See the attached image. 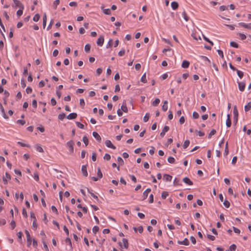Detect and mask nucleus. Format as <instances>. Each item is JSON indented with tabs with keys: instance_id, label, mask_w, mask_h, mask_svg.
Here are the masks:
<instances>
[{
	"instance_id": "f257e3e1",
	"label": "nucleus",
	"mask_w": 251,
	"mask_h": 251,
	"mask_svg": "<svg viewBox=\"0 0 251 251\" xmlns=\"http://www.w3.org/2000/svg\"><path fill=\"white\" fill-rule=\"evenodd\" d=\"M233 112V115H234V118H233L234 123L235 124H236L237 123V121H238V110H237L236 106H234Z\"/></svg>"
},
{
	"instance_id": "f03ea898",
	"label": "nucleus",
	"mask_w": 251,
	"mask_h": 251,
	"mask_svg": "<svg viewBox=\"0 0 251 251\" xmlns=\"http://www.w3.org/2000/svg\"><path fill=\"white\" fill-rule=\"evenodd\" d=\"M67 146L69 149V151L71 153H73L74 152V142L71 140L70 141H68L66 143Z\"/></svg>"
},
{
	"instance_id": "7ed1b4c3",
	"label": "nucleus",
	"mask_w": 251,
	"mask_h": 251,
	"mask_svg": "<svg viewBox=\"0 0 251 251\" xmlns=\"http://www.w3.org/2000/svg\"><path fill=\"white\" fill-rule=\"evenodd\" d=\"M25 233L26 234L27 242V246L29 247L31 244V239L30 237V235L29 232L27 230H25Z\"/></svg>"
},
{
	"instance_id": "20e7f679",
	"label": "nucleus",
	"mask_w": 251,
	"mask_h": 251,
	"mask_svg": "<svg viewBox=\"0 0 251 251\" xmlns=\"http://www.w3.org/2000/svg\"><path fill=\"white\" fill-rule=\"evenodd\" d=\"M122 244H123V246L125 249H127L128 247V241L126 238H123L122 240V243L119 242V244L120 246L122 247Z\"/></svg>"
},
{
	"instance_id": "39448f33",
	"label": "nucleus",
	"mask_w": 251,
	"mask_h": 251,
	"mask_svg": "<svg viewBox=\"0 0 251 251\" xmlns=\"http://www.w3.org/2000/svg\"><path fill=\"white\" fill-rule=\"evenodd\" d=\"M15 7H19L20 9H24V5L18 0H13Z\"/></svg>"
},
{
	"instance_id": "423d86ee",
	"label": "nucleus",
	"mask_w": 251,
	"mask_h": 251,
	"mask_svg": "<svg viewBox=\"0 0 251 251\" xmlns=\"http://www.w3.org/2000/svg\"><path fill=\"white\" fill-rule=\"evenodd\" d=\"M104 37L103 36H100V37L98 39L97 41V44L99 46L101 47L104 43Z\"/></svg>"
},
{
	"instance_id": "0eeeda50",
	"label": "nucleus",
	"mask_w": 251,
	"mask_h": 251,
	"mask_svg": "<svg viewBox=\"0 0 251 251\" xmlns=\"http://www.w3.org/2000/svg\"><path fill=\"white\" fill-rule=\"evenodd\" d=\"M238 84L239 90L242 92L244 91L246 86V83L243 81L238 82Z\"/></svg>"
},
{
	"instance_id": "6e6552de",
	"label": "nucleus",
	"mask_w": 251,
	"mask_h": 251,
	"mask_svg": "<svg viewBox=\"0 0 251 251\" xmlns=\"http://www.w3.org/2000/svg\"><path fill=\"white\" fill-rule=\"evenodd\" d=\"M105 144L106 146L108 148H111L112 149H116V147L115 146H114L112 144V142L109 140H107L105 141Z\"/></svg>"
},
{
	"instance_id": "1a4fd4ad",
	"label": "nucleus",
	"mask_w": 251,
	"mask_h": 251,
	"mask_svg": "<svg viewBox=\"0 0 251 251\" xmlns=\"http://www.w3.org/2000/svg\"><path fill=\"white\" fill-rule=\"evenodd\" d=\"M238 25L245 28L251 29V23L246 24L245 23H239Z\"/></svg>"
},
{
	"instance_id": "9d476101",
	"label": "nucleus",
	"mask_w": 251,
	"mask_h": 251,
	"mask_svg": "<svg viewBox=\"0 0 251 251\" xmlns=\"http://www.w3.org/2000/svg\"><path fill=\"white\" fill-rule=\"evenodd\" d=\"M170 128L168 126H165L164 128H163L162 129V132L160 133V136L161 137H163L166 133V132H167V131H169Z\"/></svg>"
},
{
	"instance_id": "9b49d317",
	"label": "nucleus",
	"mask_w": 251,
	"mask_h": 251,
	"mask_svg": "<svg viewBox=\"0 0 251 251\" xmlns=\"http://www.w3.org/2000/svg\"><path fill=\"white\" fill-rule=\"evenodd\" d=\"M93 136L99 142H100L101 140V138L100 135L96 131L93 132Z\"/></svg>"
},
{
	"instance_id": "f8f14e48",
	"label": "nucleus",
	"mask_w": 251,
	"mask_h": 251,
	"mask_svg": "<svg viewBox=\"0 0 251 251\" xmlns=\"http://www.w3.org/2000/svg\"><path fill=\"white\" fill-rule=\"evenodd\" d=\"M177 243L179 245H184L188 246L189 245V241L187 238H185L183 241H178Z\"/></svg>"
},
{
	"instance_id": "ddd939ff",
	"label": "nucleus",
	"mask_w": 251,
	"mask_h": 251,
	"mask_svg": "<svg viewBox=\"0 0 251 251\" xmlns=\"http://www.w3.org/2000/svg\"><path fill=\"white\" fill-rule=\"evenodd\" d=\"M77 116V115L76 113H71L67 116V118L69 120H73L75 119Z\"/></svg>"
},
{
	"instance_id": "4468645a",
	"label": "nucleus",
	"mask_w": 251,
	"mask_h": 251,
	"mask_svg": "<svg viewBox=\"0 0 251 251\" xmlns=\"http://www.w3.org/2000/svg\"><path fill=\"white\" fill-rule=\"evenodd\" d=\"M11 179V176L9 173L6 172L5 173V177L3 178V181L5 184H7V179Z\"/></svg>"
},
{
	"instance_id": "2eb2a0df",
	"label": "nucleus",
	"mask_w": 251,
	"mask_h": 251,
	"mask_svg": "<svg viewBox=\"0 0 251 251\" xmlns=\"http://www.w3.org/2000/svg\"><path fill=\"white\" fill-rule=\"evenodd\" d=\"M183 181L189 185H192L193 184V182L187 177H185L183 178Z\"/></svg>"
},
{
	"instance_id": "dca6fc26",
	"label": "nucleus",
	"mask_w": 251,
	"mask_h": 251,
	"mask_svg": "<svg viewBox=\"0 0 251 251\" xmlns=\"http://www.w3.org/2000/svg\"><path fill=\"white\" fill-rule=\"evenodd\" d=\"M81 171L83 175L85 176H88V173L87 171V167L86 165H83L81 167Z\"/></svg>"
},
{
	"instance_id": "f3484780",
	"label": "nucleus",
	"mask_w": 251,
	"mask_h": 251,
	"mask_svg": "<svg viewBox=\"0 0 251 251\" xmlns=\"http://www.w3.org/2000/svg\"><path fill=\"white\" fill-rule=\"evenodd\" d=\"M151 191V189L150 188H148L143 192V200H145L148 197V194Z\"/></svg>"
},
{
	"instance_id": "a211bd4d",
	"label": "nucleus",
	"mask_w": 251,
	"mask_h": 251,
	"mask_svg": "<svg viewBox=\"0 0 251 251\" xmlns=\"http://www.w3.org/2000/svg\"><path fill=\"white\" fill-rule=\"evenodd\" d=\"M121 110L125 113H127L128 112V109L125 101L123 102L122 105L121 106Z\"/></svg>"
},
{
	"instance_id": "6ab92c4d",
	"label": "nucleus",
	"mask_w": 251,
	"mask_h": 251,
	"mask_svg": "<svg viewBox=\"0 0 251 251\" xmlns=\"http://www.w3.org/2000/svg\"><path fill=\"white\" fill-rule=\"evenodd\" d=\"M101 9L105 14L108 15L111 14V10L110 9H104V6H101Z\"/></svg>"
},
{
	"instance_id": "aec40b11",
	"label": "nucleus",
	"mask_w": 251,
	"mask_h": 251,
	"mask_svg": "<svg viewBox=\"0 0 251 251\" xmlns=\"http://www.w3.org/2000/svg\"><path fill=\"white\" fill-rule=\"evenodd\" d=\"M190 63L187 60H184L181 64V67L183 68H187L189 67Z\"/></svg>"
},
{
	"instance_id": "412c9836",
	"label": "nucleus",
	"mask_w": 251,
	"mask_h": 251,
	"mask_svg": "<svg viewBox=\"0 0 251 251\" xmlns=\"http://www.w3.org/2000/svg\"><path fill=\"white\" fill-rule=\"evenodd\" d=\"M164 179L166 181H171L172 178V176L169 175L165 174L163 176Z\"/></svg>"
},
{
	"instance_id": "4be33fe9",
	"label": "nucleus",
	"mask_w": 251,
	"mask_h": 251,
	"mask_svg": "<svg viewBox=\"0 0 251 251\" xmlns=\"http://www.w3.org/2000/svg\"><path fill=\"white\" fill-rule=\"evenodd\" d=\"M178 4L177 2L173 1L171 3V7L173 9L176 10L178 8Z\"/></svg>"
},
{
	"instance_id": "5701e85b",
	"label": "nucleus",
	"mask_w": 251,
	"mask_h": 251,
	"mask_svg": "<svg viewBox=\"0 0 251 251\" xmlns=\"http://www.w3.org/2000/svg\"><path fill=\"white\" fill-rule=\"evenodd\" d=\"M174 185H181V183H180V180L179 179L176 177L174 180Z\"/></svg>"
},
{
	"instance_id": "b1692460",
	"label": "nucleus",
	"mask_w": 251,
	"mask_h": 251,
	"mask_svg": "<svg viewBox=\"0 0 251 251\" xmlns=\"http://www.w3.org/2000/svg\"><path fill=\"white\" fill-rule=\"evenodd\" d=\"M236 249V246L235 244H232L229 247V248L228 250H226V251H235Z\"/></svg>"
},
{
	"instance_id": "393cba45",
	"label": "nucleus",
	"mask_w": 251,
	"mask_h": 251,
	"mask_svg": "<svg viewBox=\"0 0 251 251\" xmlns=\"http://www.w3.org/2000/svg\"><path fill=\"white\" fill-rule=\"evenodd\" d=\"M160 100L158 98L155 99V100L152 102V105L153 106H156L158 105L160 102Z\"/></svg>"
},
{
	"instance_id": "a878e982",
	"label": "nucleus",
	"mask_w": 251,
	"mask_h": 251,
	"mask_svg": "<svg viewBox=\"0 0 251 251\" xmlns=\"http://www.w3.org/2000/svg\"><path fill=\"white\" fill-rule=\"evenodd\" d=\"M251 108V102H248V103L245 106V111L247 112L250 110Z\"/></svg>"
},
{
	"instance_id": "bb28decb",
	"label": "nucleus",
	"mask_w": 251,
	"mask_h": 251,
	"mask_svg": "<svg viewBox=\"0 0 251 251\" xmlns=\"http://www.w3.org/2000/svg\"><path fill=\"white\" fill-rule=\"evenodd\" d=\"M82 141L85 145V146H87L88 145L89 140L86 136H84L83 137Z\"/></svg>"
},
{
	"instance_id": "cd10ccee",
	"label": "nucleus",
	"mask_w": 251,
	"mask_h": 251,
	"mask_svg": "<svg viewBox=\"0 0 251 251\" xmlns=\"http://www.w3.org/2000/svg\"><path fill=\"white\" fill-rule=\"evenodd\" d=\"M189 144H190V141L189 140H185L183 145V148L186 149L189 146Z\"/></svg>"
},
{
	"instance_id": "c85d7f7f",
	"label": "nucleus",
	"mask_w": 251,
	"mask_h": 251,
	"mask_svg": "<svg viewBox=\"0 0 251 251\" xmlns=\"http://www.w3.org/2000/svg\"><path fill=\"white\" fill-rule=\"evenodd\" d=\"M60 3V0H55L53 3V7L54 9H56L57 6L59 5Z\"/></svg>"
},
{
	"instance_id": "c756f323",
	"label": "nucleus",
	"mask_w": 251,
	"mask_h": 251,
	"mask_svg": "<svg viewBox=\"0 0 251 251\" xmlns=\"http://www.w3.org/2000/svg\"><path fill=\"white\" fill-rule=\"evenodd\" d=\"M228 143L226 142V144L224 154L225 156H226L228 154Z\"/></svg>"
},
{
	"instance_id": "7c9ffc66",
	"label": "nucleus",
	"mask_w": 251,
	"mask_h": 251,
	"mask_svg": "<svg viewBox=\"0 0 251 251\" xmlns=\"http://www.w3.org/2000/svg\"><path fill=\"white\" fill-rule=\"evenodd\" d=\"M46 23H47V16H46V14L45 13L44 17H43V26L44 28H45L46 25Z\"/></svg>"
},
{
	"instance_id": "2f4dec72",
	"label": "nucleus",
	"mask_w": 251,
	"mask_h": 251,
	"mask_svg": "<svg viewBox=\"0 0 251 251\" xmlns=\"http://www.w3.org/2000/svg\"><path fill=\"white\" fill-rule=\"evenodd\" d=\"M97 175H98V177L100 179L102 177V173L101 172L100 168H98Z\"/></svg>"
},
{
	"instance_id": "473e14b6",
	"label": "nucleus",
	"mask_w": 251,
	"mask_h": 251,
	"mask_svg": "<svg viewBox=\"0 0 251 251\" xmlns=\"http://www.w3.org/2000/svg\"><path fill=\"white\" fill-rule=\"evenodd\" d=\"M40 18V15L39 14H36L33 17V20L34 22H38Z\"/></svg>"
},
{
	"instance_id": "72a5a7b5",
	"label": "nucleus",
	"mask_w": 251,
	"mask_h": 251,
	"mask_svg": "<svg viewBox=\"0 0 251 251\" xmlns=\"http://www.w3.org/2000/svg\"><path fill=\"white\" fill-rule=\"evenodd\" d=\"M36 151L40 152H44V150L43 148L39 145H36Z\"/></svg>"
},
{
	"instance_id": "f704fd0d",
	"label": "nucleus",
	"mask_w": 251,
	"mask_h": 251,
	"mask_svg": "<svg viewBox=\"0 0 251 251\" xmlns=\"http://www.w3.org/2000/svg\"><path fill=\"white\" fill-rule=\"evenodd\" d=\"M182 17L184 18V19L186 21H188V20H189V17L187 15V14L185 12V11H184L182 13Z\"/></svg>"
},
{
	"instance_id": "c9c22d12",
	"label": "nucleus",
	"mask_w": 251,
	"mask_h": 251,
	"mask_svg": "<svg viewBox=\"0 0 251 251\" xmlns=\"http://www.w3.org/2000/svg\"><path fill=\"white\" fill-rule=\"evenodd\" d=\"M168 195L169 194L167 192L163 191L161 194V197L163 199H165Z\"/></svg>"
},
{
	"instance_id": "e433bc0d",
	"label": "nucleus",
	"mask_w": 251,
	"mask_h": 251,
	"mask_svg": "<svg viewBox=\"0 0 251 251\" xmlns=\"http://www.w3.org/2000/svg\"><path fill=\"white\" fill-rule=\"evenodd\" d=\"M236 71H237V74L238 76L240 78H242L243 77V76H244L243 72L241 71H239L238 70H237Z\"/></svg>"
},
{
	"instance_id": "4c0bfd02",
	"label": "nucleus",
	"mask_w": 251,
	"mask_h": 251,
	"mask_svg": "<svg viewBox=\"0 0 251 251\" xmlns=\"http://www.w3.org/2000/svg\"><path fill=\"white\" fill-rule=\"evenodd\" d=\"M216 133V130L214 129H212L208 134V138H210L212 137V136L215 134Z\"/></svg>"
},
{
	"instance_id": "58836bf2",
	"label": "nucleus",
	"mask_w": 251,
	"mask_h": 251,
	"mask_svg": "<svg viewBox=\"0 0 251 251\" xmlns=\"http://www.w3.org/2000/svg\"><path fill=\"white\" fill-rule=\"evenodd\" d=\"M223 204L226 208H228L230 206V202L227 200L224 201Z\"/></svg>"
},
{
	"instance_id": "ea45409f",
	"label": "nucleus",
	"mask_w": 251,
	"mask_h": 251,
	"mask_svg": "<svg viewBox=\"0 0 251 251\" xmlns=\"http://www.w3.org/2000/svg\"><path fill=\"white\" fill-rule=\"evenodd\" d=\"M149 117H150V114L149 113H146L143 118L144 122H148L149 119Z\"/></svg>"
},
{
	"instance_id": "a19ab883",
	"label": "nucleus",
	"mask_w": 251,
	"mask_h": 251,
	"mask_svg": "<svg viewBox=\"0 0 251 251\" xmlns=\"http://www.w3.org/2000/svg\"><path fill=\"white\" fill-rule=\"evenodd\" d=\"M91 45L89 44H86L85 46L84 50L86 52H89L90 50Z\"/></svg>"
},
{
	"instance_id": "79ce46f5",
	"label": "nucleus",
	"mask_w": 251,
	"mask_h": 251,
	"mask_svg": "<svg viewBox=\"0 0 251 251\" xmlns=\"http://www.w3.org/2000/svg\"><path fill=\"white\" fill-rule=\"evenodd\" d=\"M141 81L143 82V83H146L147 80V79H146V73H145L141 77Z\"/></svg>"
},
{
	"instance_id": "37998d69",
	"label": "nucleus",
	"mask_w": 251,
	"mask_h": 251,
	"mask_svg": "<svg viewBox=\"0 0 251 251\" xmlns=\"http://www.w3.org/2000/svg\"><path fill=\"white\" fill-rule=\"evenodd\" d=\"M88 192L90 194L92 197H93L95 199L97 200V201L99 200L98 197L95 195L93 193L91 192L89 189H87Z\"/></svg>"
},
{
	"instance_id": "c03bdc74",
	"label": "nucleus",
	"mask_w": 251,
	"mask_h": 251,
	"mask_svg": "<svg viewBox=\"0 0 251 251\" xmlns=\"http://www.w3.org/2000/svg\"><path fill=\"white\" fill-rule=\"evenodd\" d=\"M66 117V115L65 113H62L58 115V119L60 120H63Z\"/></svg>"
},
{
	"instance_id": "a18cd8bd",
	"label": "nucleus",
	"mask_w": 251,
	"mask_h": 251,
	"mask_svg": "<svg viewBox=\"0 0 251 251\" xmlns=\"http://www.w3.org/2000/svg\"><path fill=\"white\" fill-rule=\"evenodd\" d=\"M168 161L170 163H174L175 162V158L173 157L170 156L168 158Z\"/></svg>"
},
{
	"instance_id": "49530a36",
	"label": "nucleus",
	"mask_w": 251,
	"mask_h": 251,
	"mask_svg": "<svg viewBox=\"0 0 251 251\" xmlns=\"http://www.w3.org/2000/svg\"><path fill=\"white\" fill-rule=\"evenodd\" d=\"M230 45L234 48H238V45L236 42L232 41L230 43Z\"/></svg>"
},
{
	"instance_id": "de8ad7c7",
	"label": "nucleus",
	"mask_w": 251,
	"mask_h": 251,
	"mask_svg": "<svg viewBox=\"0 0 251 251\" xmlns=\"http://www.w3.org/2000/svg\"><path fill=\"white\" fill-rule=\"evenodd\" d=\"M65 242L67 244H68L71 248H72V242H71V239L69 238H67L66 239H65Z\"/></svg>"
},
{
	"instance_id": "09e8293b",
	"label": "nucleus",
	"mask_w": 251,
	"mask_h": 251,
	"mask_svg": "<svg viewBox=\"0 0 251 251\" xmlns=\"http://www.w3.org/2000/svg\"><path fill=\"white\" fill-rule=\"evenodd\" d=\"M117 161L118 162V163H119L120 165H123L124 164V160H123V159L119 156L118 158H117Z\"/></svg>"
},
{
	"instance_id": "8fccbe9b",
	"label": "nucleus",
	"mask_w": 251,
	"mask_h": 251,
	"mask_svg": "<svg viewBox=\"0 0 251 251\" xmlns=\"http://www.w3.org/2000/svg\"><path fill=\"white\" fill-rule=\"evenodd\" d=\"M0 111H1V112L2 113V116H3V118H5V119H8V117L6 116V114L5 113L4 109L3 107L1 108L0 109Z\"/></svg>"
},
{
	"instance_id": "3c124183",
	"label": "nucleus",
	"mask_w": 251,
	"mask_h": 251,
	"mask_svg": "<svg viewBox=\"0 0 251 251\" xmlns=\"http://www.w3.org/2000/svg\"><path fill=\"white\" fill-rule=\"evenodd\" d=\"M99 230V227L98 226H94L93 227L92 230L94 233L96 234Z\"/></svg>"
},
{
	"instance_id": "603ef678",
	"label": "nucleus",
	"mask_w": 251,
	"mask_h": 251,
	"mask_svg": "<svg viewBox=\"0 0 251 251\" xmlns=\"http://www.w3.org/2000/svg\"><path fill=\"white\" fill-rule=\"evenodd\" d=\"M193 117L194 119H198L199 118V114L198 112L194 111L193 113Z\"/></svg>"
},
{
	"instance_id": "864d4df0",
	"label": "nucleus",
	"mask_w": 251,
	"mask_h": 251,
	"mask_svg": "<svg viewBox=\"0 0 251 251\" xmlns=\"http://www.w3.org/2000/svg\"><path fill=\"white\" fill-rule=\"evenodd\" d=\"M24 9H20L17 11V15L19 17L21 16L23 13Z\"/></svg>"
},
{
	"instance_id": "5fc2aeb1",
	"label": "nucleus",
	"mask_w": 251,
	"mask_h": 251,
	"mask_svg": "<svg viewBox=\"0 0 251 251\" xmlns=\"http://www.w3.org/2000/svg\"><path fill=\"white\" fill-rule=\"evenodd\" d=\"M79 104L83 108L84 105H85V101H84V99H80L79 100Z\"/></svg>"
},
{
	"instance_id": "6e6d98bb",
	"label": "nucleus",
	"mask_w": 251,
	"mask_h": 251,
	"mask_svg": "<svg viewBox=\"0 0 251 251\" xmlns=\"http://www.w3.org/2000/svg\"><path fill=\"white\" fill-rule=\"evenodd\" d=\"M75 123H76L77 126L79 128H80L81 129H83L84 128V125L82 124H81L80 123H79L78 122H76Z\"/></svg>"
},
{
	"instance_id": "4d7b16f0",
	"label": "nucleus",
	"mask_w": 251,
	"mask_h": 251,
	"mask_svg": "<svg viewBox=\"0 0 251 251\" xmlns=\"http://www.w3.org/2000/svg\"><path fill=\"white\" fill-rule=\"evenodd\" d=\"M238 35L242 40H244L246 38V36L243 33H239Z\"/></svg>"
},
{
	"instance_id": "13d9d810",
	"label": "nucleus",
	"mask_w": 251,
	"mask_h": 251,
	"mask_svg": "<svg viewBox=\"0 0 251 251\" xmlns=\"http://www.w3.org/2000/svg\"><path fill=\"white\" fill-rule=\"evenodd\" d=\"M168 119L171 120L173 119V112L172 111H169V114H168Z\"/></svg>"
},
{
	"instance_id": "bf43d9fd",
	"label": "nucleus",
	"mask_w": 251,
	"mask_h": 251,
	"mask_svg": "<svg viewBox=\"0 0 251 251\" xmlns=\"http://www.w3.org/2000/svg\"><path fill=\"white\" fill-rule=\"evenodd\" d=\"M231 125V120L226 119V126L227 127H230Z\"/></svg>"
},
{
	"instance_id": "052dcab7",
	"label": "nucleus",
	"mask_w": 251,
	"mask_h": 251,
	"mask_svg": "<svg viewBox=\"0 0 251 251\" xmlns=\"http://www.w3.org/2000/svg\"><path fill=\"white\" fill-rule=\"evenodd\" d=\"M103 158L105 160H109L110 159V158H111V156H110V155L109 154L106 153L104 155V156L103 157Z\"/></svg>"
},
{
	"instance_id": "680f3d73",
	"label": "nucleus",
	"mask_w": 251,
	"mask_h": 251,
	"mask_svg": "<svg viewBox=\"0 0 251 251\" xmlns=\"http://www.w3.org/2000/svg\"><path fill=\"white\" fill-rule=\"evenodd\" d=\"M10 225L12 229H13L16 226V223L14 220H12L10 223Z\"/></svg>"
},
{
	"instance_id": "e2e57ef3",
	"label": "nucleus",
	"mask_w": 251,
	"mask_h": 251,
	"mask_svg": "<svg viewBox=\"0 0 251 251\" xmlns=\"http://www.w3.org/2000/svg\"><path fill=\"white\" fill-rule=\"evenodd\" d=\"M125 53V50L124 49H122V50H121L119 53H118V55L120 56H123Z\"/></svg>"
},
{
	"instance_id": "0e129e2a",
	"label": "nucleus",
	"mask_w": 251,
	"mask_h": 251,
	"mask_svg": "<svg viewBox=\"0 0 251 251\" xmlns=\"http://www.w3.org/2000/svg\"><path fill=\"white\" fill-rule=\"evenodd\" d=\"M32 90L31 87H28L26 89V92L27 94H31L32 93Z\"/></svg>"
},
{
	"instance_id": "69168bd1",
	"label": "nucleus",
	"mask_w": 251,
	"mask_h": 251,
	"mask_svg": "<svg viewBox=\"0 0 251 251\" xmlns=\"http://www.w3.org/2000/svg\"><path fill=\"white\" fill-rule=\"evenodd\" d=\"M17 123L18 124H21L22 125H24L25 124V120H18L17 121Z\"/></svg>"
},
{
	"instance_id": "338daca9",
	"label": "nucleus",
	"mask_w": 251,
	"mask_h": 251,
	"mask_svg": "<svg viewBox=\"0 0 251 251\" xmlns=\"http://www.w3.org/2000/svg\"><path fill=\"white\" fill-rule=\"evenodd\" d=\"M207 238L211 241H214L215 239V237L211 235L207 234Z\"/></svg>"
},
{
	"instance_id": "774afa93",
	"label": "nucleus",
	"mask_w": 251,
	"mask_h": 251,
	"mask_svg": "<svg viewBox=\"0 0 251 251\" xmlns=\"http://www.w3.org/2000/svg\"><path fill=\"white\" fill-rule=\"evenodd\" d=\"M179 122L180 124H183L185 122V118L183 116L180 118Z\"/></svg>"
}]
</instances>
